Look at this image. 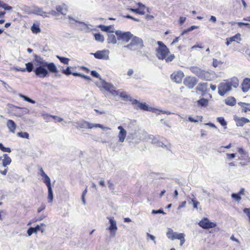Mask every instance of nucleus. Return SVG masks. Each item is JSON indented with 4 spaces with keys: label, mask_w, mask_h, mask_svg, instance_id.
Segmentation results:
<instances>
[{
    "label": "nucleus",
    "mask_w": 250,
    "mask_h": 250,
    "mask_svg": "<svg viewBox=\"0 0 250 250\" xmlns=\"http://www.w3.org/2000/svg\"><path fill=\"white\" fill-rule=\"evenodd\" d=\"M35 65L36 66L34 72L39 78H44L48 76L49 73L47 69L45 67V63L44 60L37 56H35Z\"/></svg>",
    "instance_id": "1"
},
{
    "label": "nucleus",
    "mask_w": 250,
    "mask_h": 250,
    "mask_svg": "<svg viewBox=\"0 0 250 250\" xmlns=\"http://www.w3.org/2000/svg\"><path fill=\"white\" fill-rule=\"evenodd\" d=\"M96 84L99 88H104L113 96H117L119 94V91L116 90L115 87L112 84L106 82L104 80H101V82H97Z\"/></svg>",
    "instance_id": "2"
},
{
    "label": "nucleus",
    "mask_w": 250,
    "mask_h": 250,
    "mask_svg": "<svg viewBox=\"0 0 250 250\" xmlns=\"http://www.w3.org/2000/svg\"><path fill=\"white\" fill-rule=\"evenodd\" d=\"M144 46L142 39L134 37L130 43L124 46V48H128L130 50H136L138 48H142Z\"/></svg>",
    "instance_id": "3"
},
{
    "label": "nucleus",
    "mask_w": 250,
    "mask_h": 250,
    "mask_svg": "<svg viewBox=\"0 0 250 250\" xmlns=\"http://www.w3.org/2000/svg\"><path fill=\"white\" fill-rule=\"evenodd\" d=\"M78 126L81 128H88L91 129L94 127L100 128L103 129L110 130V128L108 127H104L103 125L99 124H92L89 123L85 121H81L77 123Z\"/></svg>",
    "instance_id": "4"
},
{
    "label": "nucleus",
    "mask_w": 250,
    "mask_h": 250,
    "mask_svg": "<svg viewBox=\"0 0 250 250\" xmlns=\"http://www.w3.org/2000/svg\"><path fill=\"white\" fill-rule=\"evenodd\" d=\"M159 47L157 49V57L159 59L164 60L169 53L168 49L162 42H157Z\"/></svg>",
    "instance_id": "5"
},
{
    "label": "nucleus",
    "mask_w": 250,
    "mask_h": 250,
    "mask_svg": "<svg viewBox=\"0 0 250 250\" xmlns=\"http://www.w3.org/2000/svg\"><path fill=\"white\" fill-rule=\"evenodd\" d=\"M190 71L195 75L205 80H208L209 73L208 71L202 70L197 66H192L190 68Z\"/></svg>",
    "instance_id": "6"
},
{
    "label": "nucleus",
    "mask_w": 250,
    "mask_h": 250,
    "mask_svg": "<svg viewBox=\"0 0 250 250\" xmlns=\"http://www.w3.org/2000/svg\"><path fill=\"white\" fill-rule=\"evenodd\" d=\"M118 40H121L125 42H127L133 37L130 32H122L121 30H117L115 32Z\"/></svg>",
    "instance_id": "7"
},
{
    "label": "nucleus",
    "mask_w": 250,
    "mask_h": 250,
    "mask_svg": "<svg viewBox=\"0 0 250 250\" xmlns=\"http://www.w3.org/2000/svg\"><path fill=\"white\" fill-rule=\"evenodd\" d=\"M107 219L109 220L110 226L106 229L110 231V236L114 237L116 235V231L118 229L116 221L114 219L113 217L108 216Z\"/></svg>",
    "instance_id": "8"
},
{
    "label": "nucleus",
    "mask_w": 250,
    "mask_h": 250,
    "mask_svg": "<svg viewBox=\"0 0 250 250\" xmlns=\"http://www.w3.org/2000/svg\"><path fill=\"white\" fill-rule=\"evenodd\" d=\"M96 59L108 60H109V51L107 49L97 51L95 53H91Z\"/></svg>",
    "instance_id": "9"
},
{
    "label": "nucleus",
    "mask_w": 250,
    "mask_h": 250,
    "mask_svg": "<svg viewBox=\"0 0 250 250\" xmlns=\"http://www.w3.org/2000/svg\"><path fill=\"white\" fill-rule=\"evenodd\" d=\"M132 103L133 104L137 105L138 107L145 111H152L153 113H156V111L157 110L156 108L148 107L145 103H140L135 99L132 100Z\"/></svg>",
    "instance_id": "10"
},
{
    "label": "nucleus",
    "mask_w": 250,
    "mask_h": 250,
    "mask_svg": "<svg viewBox=\"0 0 250 250\" xmlns=\"http://www.w3.org/2000/svg\"><path fill=\"white\" fill-rule=\"evenodd\" d=\"M198 224L200 227L206 229L215 228L216 226L215 223L210 222L209 219L205 217L202 219Z\"/></svg>",
    "instance_id": "11"
},
{
    "label": "nucleus",
    "mask_w": 250,
    "mask_h": 250,
    "mask_svg": "<svg viewBox=\"0 0 250 250\" xmlns=\"http://www.w3.org/2000/svg\"><path fill=\"white\" fill-rule=\"evenodd\" d=\"M231 89V84L228 82L221 83L218 85V93L221 96H224Z\"/></svg>",
    "instance_id": "12"
},
{
    "label": "nucleus",
    "mask_w": 250,
    "mask_h": 250,
    "mask_svg": "<svg viewBox=\"0 0 250 250\" xmlns=\"http://www.w3.org/2000/svg\"><path fill=\"white\" fill-rule=\"evenodd\" d=\"M12 106L13 108L12 110L15 112L14 115L17 117H21L29 112L28 109L26 108L15 105Z\"/></svg>",
    "instance_id": "13"
},
{
    "label": "nucleus",
    "mask_w": 250,
    "mask_h": 250,
    "mask_svg": "<svg viewBox=\"0 0 250 250\" xmlns=\"http://www.w3.org/2000/svg\"><path fill=\"white\" fill-rule=\"evenodd\" d=\"M184 76L183 72L181 71H178L173 72L170 76L171 80L178 83L182 82V79Z\"/></svg>",
    "instance_id": "14"
},
{
    "label": "nucleus",
    "mask_w": 250,
    "mask_h": 250,
    "mask_svg": "<svg viewBox=\"0 0 250 250\" xmlns=\"http://www.w3.org/2000/svg\"><path fill=\"white\" fill-rule=\"evenodd\" d=\"M197 83V80L194 77H187L184 81V84L189 89L193 88Z\"/></svg>",
    "instance_id": "15"
},
{
    "label": "nucleus",
    "mask_w": 250,
    "mask_h": 250,
    "mask_svg": "<svg viewBox=\"0 0 250 250\" xmlns=\"http://www.w3.org/2000/svg\"><path fill=\"white\" fill-rule=\"evenodd\" d=\"M234 119L236 122V125L237 126H243L245 124L250 123V121L248 119L245 117H238L235 116Z\"/></svg>",
    "instance_id": "16"
},
{
    "label": "nucleus",
    "mask_w": 250,
    "mask_h": 250,
    "mask_svg": "<svg viewBox=\"0 0 250 250\" xmlns=\"http://www.w3.org/2000/svg\"><path fill=\"white\" fill-rule=\"evenodd\" d=\"M118 129L120 130V132L118 135L119 142L123 143L125 141V139L126 136V131L122 126H119L118 127Z\"/></svg>",
    "instance_id": "17"
},
{
    "label": "nucleus",
    "mask_w": 250,
    "mask_h": 250,
    "mask_svg": "<svg viewBox=\"0 0 250 250\" xmlns=\"http://www.w3.org/2000/svg\"><path fill=\"white\" fill-rule=\"evenodd\" d=\"M44 63H45V67L47 69L48 71L53 73H56L58 72V69L54 63H48L45 61H44Z\"/></svg>",
    "instance_id": "18"
},
{
    "label": "nucleus",
    "mask_w": 250,
    "mask_h": 250,
    "mask_svg": "<svg viewBox=\"0 0 250 250\" xmlns=\"http://www.w3.org/2000/svg\"><path fill=\"white\" fill-rule=\"evenodd\" d=\"M0 160H2L3 167H7L11 163V159L7 154H4L2 156L0 157Z\"/></svg>",
    "instance_id": "19"
},
{
    "label": "nucleus",
    "mask_w": 250,
    "mask_h": 250,
    "mask_svg": "<svg viewBox=\"0 0 250 250\" xmlns=\"http://www.w3.org/2000/svg\"><path fill=\"white\" fill-rule=\"evenodd\" d=\"M242 90L244 92H247L250 89V79L245 78L242 83Z\"/></svg>",
    "instance_id": "20"
},
{
    "label": "nucleus",
    "mask_w": 250,
    "mask_h": 250,
    "mask_svg": "<svg viewBox=\"0 0 250 250\" xmlns=\"http://www.w3.org/2000/svg\"><path fill=\"white\" fill-rule=\"evenodd\" d=\"M56 10L62 15H65L68 11V6L64 3L56 7Z\"/></svg>",
    "instance_id": "21"
},
{
    "label": "nucleus",
    "mask_w": 250,
    "mask_h": 250,
    "mask_svg": "<svg viewBox=\"0 0 250 250\" xmlns=\"http://www.w3.org/2000/svg\"><path fill=\"white\" fill-rule=\"evenodd\" d=\"M40 230L42 232L43 231V229H41L40 225H37L35 228L30 227L27 231V233L28 236H30L33 233H37Z\"/></svg>",
    "instance_id": "22"
},
{
    "label": "nucleus",
    "mask_w": 250,
    "mask_h": 250,
    "mask_svg": "<svg viewBox=\"0 0 250 250\" xmlns=\"http://www.w3.org/2000/svg\"><path fill=\"white\" fill-rule=\"evenodd\" d=\"M6 125L11 132L15 133L16 128V125L13 120H8Z\"/></svg>",
    "instance_id": "23"
},
{
    "label": "nucleus",
    "mask_w": 250,
    "mask_h": 250,
    "mask_svg": "<svg viewBox=\"0 0 250 250\" xmlns=\"http://www.w3.org/2000/svg\"><path fill=\"white\" fill-rule=\"evenodd\" d=\"M67 19L70 21H74L75 22H77V23H79L81 24L82 25V30H84L85 29H86L87 27V26H88V24L83 22V21H79L75 19H74L71 16H67Z\"/></svg>",
    "instance_id": "24"
},
{
    "label": "nucleus",
    "mask_w": 250,
    "mask_h": 250,
    "mask_svg": "<svg viewBox=\"0 0 250 250\" xmlns=\"http://www.w3.org/2000/svg\"><path fill=\"white\" fill-rule=\"evenodd\" d=\"M42 176L43 178V182L46 184L47 187H51L50 179L44 171H42Z\"/></svg>",
    "instance_id": "25"
},
{
    "label": "nucleus",
    "mask_w": 250,
    "mask_h": 250,
    "mask_svg": "<svg viewBox=\"0 0 250 250\" xmlns=\"http://www.w3.org/2000/svg\"><path fill=\"white\" fill-rule=\"evenodd\" d=\"M238 104L241 107L242 111L246 112L250 111V104L239 102Z\"/></svg>",
    "instance_id": "26"
},
{
    "label": "nucleus",
    "mask_w": 250,
    "mask_h": 250,
    "mask_svg": "<svg viewBox=\"0 0 250 250\" xmlns=\"http://www.w3.org/2000/svg\"><path fill=\"white\" fill-rule=\"evenodd\" d=\"M108 43L116 44L117 43V40L115 37L112 33H109L108 34V38L107 39Z\"/></svg>",
    "instance_id": "27"
},
{
    "label": "nucleus",
    "mask_w": 250,
    "mask_h": 250,
    "mask_svg": "<svg viewBox=\"0 0 250 250\" xmlns=\"http://www.w3.org/2000/svg\"><path fill=\"white\" fill-rule=\"evenodd\" d=\"M208 83H200L197 86L196 89L197 90L202 92H206L207 91Z\"/></svg>",
    "instance_id": "28"
},
{
    "label": "nucleus",
    "mask_w": 250,
    "mask_h": 250,
    "mask_svg": "<svg viewBox=\"0 0 250 250\" xmlns=\"http://www.w3.org/2000/svg\"><path fill=\"white\" fill-rule=\"evenodd\" d=\"M138 8H137V10H138V12H137V14L140 15H144L145 13V9L146 8V6L141 2L138 3Z\"/></svg>",
    "instance_id": "29"
},
{
    "label": "nucleus",
    "mask_w": 250,
    "mask_h": 250,
    "mask_svg": "<svg viewBox=\"0 0 250 250\" xmlns=\"http://www.w3.org/2000/svg\"><path fill=\"white\" fill-rule=\"evenodd\" d=\"M236 103V100L233 97H228L225 100L226 104L230 106L234 105Z\"/></svg>",
    "instance_id": "30"
},
{
    "label": "nucleus",
    "mask_w": 250,
    "mask_h": 250,
    "mask_svg": "<svg viewBox=\"0 0 250 250\" xmlns=\"http://www.w3.org/2000/svg\"><path fill=\"white\" fill-rule=\"evenodd\" d=\"M99 27L100 28L101 30H102L103 31L109 32V33L113 32V31L111 30V29H113V27L111 25L105 26V25H100L99 26Z\"/></svg>",
    "instance_id": "31"
},
{
    "label": "nucleus",
    "mask_w": 250,
    "mask_h": 250,
    "mask_svg": "<svg viewBox=\"0 0 250 250\" xmlns=\"http://www.w3.org/2000/svg\"><path fill=\"white\" fill-rule=\"evenodd\" d=\"M47 189H48V197H47L48 201L49 203H51L53 200V197H54L51 186L49 187H47Z\"/></svg>",
    "instance_id": "32"
},
{
    "label": "nucleus",
    "mask_w": 250,
    "mask_h": 250,
    "mask_svg": "<svg viewBox=\"0 0 250 250\" xmlns=\"http://www.w3.org/2000/svg\"><path fill=\"white\" fill-rule=\"evenodd\" d=\"M18 95L20 97L22 98L23 99V100L25 101L28 102L31 104H35L36 103L34 100L30 99V98H29L28 97L25 96V95H24L21 93H19Z\"/></svg>",
    "instance_id": "33"
},
{
    "label": "nucleus",
    "mask_w": 250,
    "mask_h": 250,
    "mask_svg": "<svg viewBox=\"0 0 250 250\" xmlns=\"http://www.w3.org/2000/svg\"><path fill=\"white\" fill-rule=\"evenodd\" d=\"M230 84H231V86L236 88L239 85V80L236 77H233L231 79V82L229 83Z\"/></svg>",
    "instance_id": "34"
},
{
    "label": "nucleus",
    "mask_w": 250,
    "mask_h": 250,
    "mask_svg": "<svg viewBox=\"0 0 250 250\" xmlns=\"http://www.w3.org/2000/svg\"><path fill=\"white\" fill-rule=\"evenodd\" d=\"M31 30L32 32L34 34H37L41 32V29L39 27V25L33 24L31 26Z\"/></svg>",
    "instance_id": "35"
},
{
    "label": "nucleus",
    "mask_w": 250,
    "mask_h": 250,
    "mask_svg": "<svg viewBox=\"0 0 250 250\" xmlns=\"http://www.w3.org/2000/svg\"><path fill=\"white\" fill-rule=\"evenodd\" d=\"M217 120L225 128H227V123L224 117H218L217 118Z\"/></svg>",
    "instance_id": "36"
},
{
    "label": "nucleus",
    "mask_w": 250,
    "mask_h": 250,
    "mask_svg": "<svg viewBox=\"0 0 250 250\" xmlns=\"http://www.w3.org/2000/svg\"><path fill=\"white\" fill-rule=\"evenodd\" d=\"M152 143L153 144H157V145L158 146H161V147H162L167 148V145H165L163 143L159 141L158 140H157V139L156 138H154L152 140Z\"/></svg>",
    "instance_id": "37"
},
{
    "label": "nucleus",
    "mask_w": 250,
    "mask_h": 250,
    "mask_svg": "<svg viewBox=\"0 0 250 250\" xmlns=\"http://www.w3.org/2000/svg\"><path fill=\"white\" fill-rule=\"evenodd\" d=\"M95 39L98 41L101 42H104V37L100 34V33H96L94 34Z\"/></svg>",
    "instance_id": "38"
},
{
    "label": "nucleus",
    "mask_w": 250,
    "mask_h": 250,
    "mask_svg": "<svg viewBox=\"0 0 250 250\" xmlns=\"http://www.w3.org/2000/svg\"><path fill=\"white\" fill-rule=\"evenodd\" d=\"M57 58L60 60V61L62 62L63 64H68L69 59L68 58L63 57H61L60 56L57 55Z\"/></svg>",
    "instance_id": "39"
},
{
    "label": "nucleus",
    "mask_w": 250,
    "mask_h": 250,
    "mask_svg": "<svg viewBox=\"0 0 250 250\" xmlns=\"http://www.w3.org/2000/svg\"><path fill=\"white\" fill-rule=\"evenodd\" d=\"M197 103L198 104L202 106H206L208 104V100L206 99L202 98L198 100L197 101Z\"/></svg>",
    "instance_id": "40"
},
{
    "label": "nucleus",
    "mask_w": 250,
    "mask_h": 250,
    "mask_svg": "<svg viewBox=\"0 0 250 250\" xmlns=\"http://www.w3.org/2000/svg\"><path fill=\"white\" fill-rule=\"evenodd\" d=\"M26 68H25L28 72H31L33 70V64L30 62L25 64Z\"/></svg>",
    "instance_id": "41"
},
{
    "label": "nucleus",
    "mask_w": 250,
    "mask_h": 250,
    "mask_svg": "<svg viewBox=\"0 0 250 250\" xmlns=\"http://www.w3.org/2000/svg\"><path fill=\"white\" fill-rule=\"evenodd\" d=\"M175 234V232H173V230L171 229H169L167 233V236L168 238L173 240L174 236Z\"/></svg>",
    "instance_id": "42"
},
{
    "label": "nucleus",
    "mask_w": 250,
    "mask_h": 250,
    "mask_svg": "<svg viewBox=\"0 0 250 250\" xmlns=\"http://www.w3.org/2000/svg\"><path fill=\"white\" fill-rule=\"evenodd\" d=\"M146 240L147 241L151 240L153 241L154 245L156 244L155 237L154 235L149 234V233H146Z\"/></svg>",
    "instance_id": "43"
},
{
    "label": "nucleus",
    "mask_w": 250,
    "mask_h": 250,
    "mask_svg": "<svg viewBox=\"0 0 250 250\" xmlns=\"http://www.w3.org/2000/svg\"><path fill=\"white\" fill-rule=\"evenodd\" d=\"M17 136L26 139H29V134L26 132H20L17 133Z\"/></svg>",
    "instance_id": "44"
},
{
    "label": "nucleus",
    "mask_w": 250,
    "mask_h": 250,
    "mask_svg": "<svg viewBox=\"0 0 250 250\" xmlns=\"http://www.w3.org/2000/svg\"><path fill=\"white\" fill-rule=\"evenodd\" d=\"M35 12H36L38 14L43 17H47V16L46 15V13L45 12H43L41 8H36V9L35 10Z\"/></svg>",
    "instance_id": "45"
},
{
    "label": "nucleus",
    "mask_w": 250,
    "mask_h": 250,
    "mask_svg": "<svg viewBox=\"0 0 250 250\" xmlns=\"http://www.w3.org/2000/svg\"><path fill=\"white\" fill-rule=\"evenodd\" d=\"M0 149L3 152H11V150L9 147H6L3 146L2 143H0Z\"/></svg>",
    "instance_id": "46"
},
{
    "label": "nucleus",
    "mask_w": 250,
    "mask_h": 250,
    "mask_svg": "<svg viewBox=\"0 0 250 250\" xmlns=\"http://www.w3.org/2000/svg\"><path fill=\"white\" fill-rule=\"evenodd\" d=\"M230 38L231 40H232L233 42H238L241 41V35L239 33L236 34L235 35Z\"/></svg>",
    "instance_id": "47"
},
{
    "label": "nucleus",
    "mask_w": 250,
    "mask_h": 250,
    "mask_svg": "<svg viewBox=\"0 0 250 250\" xmlns=\"http://www.w3.org/2000/svg\"><path fill=\"white\" fill-rule=\"evenodd\" d=\"M174 235V236L173 240H174V239L180 240L182 237V236H185V234L183 233H178L177 232H175V234Z\"/></svg>",
    "instance_id": "48"
},
{
    "label": "nucleus",
    "mask_w": 250,
    "mask_h": 250,
    "mask_svg": "<svg viewBox=\"0 0 250 250\" xmlns=\"http://www.w3.org/2000/svg\"><path fill=\"white\" fill-rule=\"evenodd\" d=\"M91 75L94 77H95V78H98L100 80V82H101V80H103L100 75H99V74L96 71H94V70H92L91 71Z\"/></svg>",
    "instance_id": "49"
},
{
    "label": "nucleus",
    "mask_w": 250,
    "mask_h": 250,
    "mask_svg": "<svg viewBox=\"0 0 250 250\" xmlns=\"http://www.w3.org/2000/svg\"><path fill=\"white\" fill-rule=\"evenodd\" d=\"M62 73L67 76L69 75L72 74V72L70 70V67H67L66 69H63L62 70Z\"/></svg>",
    "instance_id": "50"
},
{
    "label": "nucleus",
    "mask_w": 250,
    "mask_h": 250,
    "mask_svg": "<svg viewBox=\"0 0 250 250\" xmlns=\"http://www.w3.org/2000/svg\"><path fill=\"white\" fill-rule=\"evenodd\" d=\"M231 196L233 199L237 201H239L241 199V196L238 193H232Z\"/></svg>",
    "instance_id": "51"
},
{
    "label": "nucleus",
    "mask_w": 250,
    "mask_h": 250,
    "mask_svg": "<svg viewBox=\"0 0 250 250\" xmlns=\"http://www.w3.org/2000/svg\"><path fill=\"white\" fill-rule=\"evenodd\" d=\"M222 63L221 62L218 61L217 59H213L212 65L214 67H217L220 64Z\"/></svg>",
    "instance_id": "52"
},
{
    "label": "nucleus",
    "mask_w": 250,
    "mask_h": 250,
    "mask_svg": "<svg viewBox=\"0 0 250 250\" xmlns=\"http://www.w3.org/2000/svg\"><path fill=\"white\" fill-rule=\"evenodd\" d=\"M51 117L53 118L55 120V122H61L63 121V119L61 117H58L56 115H50Z\"/></svg>",
    "instance_id": "53"
},
{
    "label": "nucleus",
    "mask_w": 250,
    "mask_h": 250,
    "mask_svg": "<svg viewBox=\"0 0 250 250\" xmlns=\"http://www.w3.org/2000/svg\"><path fill=\"white\" fill-rule=\"evenodd\" d=\"M1 7L3 8V9H4V10H10L12 8V7L11 6L8 5L7 4H6V3H5L3 2H2Z\"/></svg>",
    "instance_id": "54"
},
{
    "label": "nucleus",
    "mask_w": 250,
    "mask_h": 250,
    "mask_svg": "<svg viewBox=\"0 0 250 250\" xmlns=\"http://www.w3.org/2000/svg\"><path fill=\"white\" fill-rule=\"evenodd\" d=\"M175 58V56L174 55L172 54L167 57V58L166 57V58L165 59L166 60V62H171L174 58Z\"/></svg>",
    "instance_id": "55"
},
{
    "label": "nucleus",
    "mask_w": 250,
    "mask_h": 250,
    "mask_svg": "<svg viewBox=\"0 0 250 250\" xmlns=\"http://www.w3.org/2000/svg\"><path fill=\"white\" fill-rule=\"evenodd\" d=\"M107 183H108V188H109V189L110 190H111L112 192H113V190H114V184L112 183V182H111L110 180H108L107 181Z\"/></svg>",
    "instance_id": "56"
},
{
    "label": "nucleus",
    "mask_w": 250,
    "mask_h": 250,
    "mask_svg": "<svg viewBox=\"0 0 250 250\" xmlns=\"http://www.w3.org/2000/svg\"><path fill=\"white\" fill-rule=\"evenodd\" d=\"M243 211L248 216L250 222V208H245L243 210Z\"/></svg>",
    "instance_id": "57"
},
{
    "label": "nucleus",
    "mask_w": 250,
    "mask_h": 250,
    "mask_svg": "<svg viewBox=\"0 0 250 250\" xmlns=\"http://www.w3.org/2000/svg\"><path fill=\"white\" fill-rule=\"evenodd\" d=\"M119 95L121 98H123L124 99H126L129 97V96L128 95H127L125 92H119Z\"/></svg>",
    "instance_id": "58"
},
{
    "label": "nucleus",
    "mask_w": 250,
    "mask_h": 250,
    "mask_svg": "<svg viewBox=\"0 0 250 250\" xmlns=\"http://www.w3.org/2000/svg\"><path fill=\"white\" fill-rule=\"evenodd\" d=\"M152 213L153 214H158V213H162V214H165V212H164L162 209H160L158 210H154V209L152 210Z\"/></svg>",
    "instance_id": "59"
},
{
    "label": "nucleus",
    "mask_w": 250,
    "mask_h": 250,
    "mask_svg": "<svg viewBox=\"0 0 250 250\" xmlns=\"http://www.w3.org/2000/svg\"><path fill=\"white\" fill-rule=\"evenodd\" d=\"M124 17L125 18H127V19H131L134 21H137V22H139L140 21V20L139 19H136L135 18H133V17H132L131 16H130V15H126L125 16H124Z\"/></svg>",
    "instance_id": "60"
},
{
    "label": "nucleus",
    "mask_w": 250,
    "mask_h": 250,
    "mask_svg": "<svg viewBox=\"0 0 250 250\" xmlns=\"http://www.w3.org/2000/svg\"><path fill=\"white\" fill-rule=\"evenodd\" d=\"M191 201L193 203L194 208H197V206L200 204V203L198 201L195 200L194 199H192Z\"/></svg>",
    "instance_id": "61"
},
{
    "label": "nucleus",
    "mask_w": 250,
    "mask_h": 250,
    "mask_svg": "<svg viewBox=\"0 0 250 250\" xmlns=\"http://www.w3.org/2000/svg\"><path fill=\"white\" fill-rule=\"evenodd\" d=\"M228 159L229 160L233 159L235 157V153H231V154H227Z\"/></svg>",
    "instance_id": "62"
},
{
    "label": "nucleus",
    "mask_w": 250,
    "mask_h": 250,
    "mask_svg": "<svg viewBox=\"0 0 250 250\" xmlns=\"http://www.w3.org/2000/svg\"><path fill=\"white\" fill-rule=\"evenodd\" d=\"M45 208V205L44 204H42L41 205V206L40 207H39L38 208V213H40L43 210H44Z\"/></svg>",
    "instance_id": "63"
},
{
    "label": "nucleus",
    "mask_w": 250,
    "mask_h": 250,
    "mask_svg": "<svg viewBox=\"0 0 250 250\" xmlns=\"http://www.w3.org/2000/svg\"><path fill=\"white\" fill-rule=\"evenodd\" d=\"M186 18L183 17H180L179 19V23L180 24H183L185 21H186Z\"/></svg>",
    "instance_id": "64"
}]
</instances>
